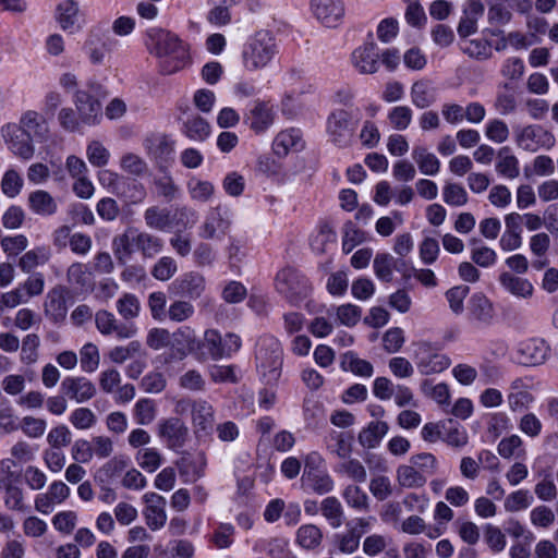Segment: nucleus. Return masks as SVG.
<instances>
[{"mask_svg":"<svg viewBox=\"0 0 558 558\" xmlns=\"http://www.w3.org/2000/svg\"><path fill=\"white\" fill-rule=\"evenodd\" d=\"M145 46L148 52L158 58L159 72L171 75L191 64L189 45L170 31L151 27L146 33Z\"/></svg>","mask_w":558,"mask_h":558,"instance_id":"obj_1","label":"nucleus"},{"mask_svg":"<svg viewBox=\"0 0 558 558\" xmlns=\"http://www.w3.org/2000/svg\"><path fill=\"white\" fill-rule=\"evenodd\" d=\"M163 248L161 238L141 231L135 227H128L123 233L112 240L113 254L119 264H126L134 252H140L144 258H154Z\"/></svg>","mask_w":558,"mask_h":558,"instance_id":"obj_2","label":"nucleus"},{"mask_svg":"<svg viewBox=\"0 0 558 558\" xmlns=\"http://www.w3.org/2000/svg\"><path fill=\"white\" fill-rule=\"evenodd\" d=\"M278 52L274 34L260 29L247 38L242 49V63L246 71L255 72L266 68Z\"/></svg>","mask_w":558,"mask_h":558,"instance_id":"obj_3","label":"nucleus"},{"mask_svg":"<svg viewBox=\"0 0 558 558\" xmlns=\"http://www.w3.org/2000/svg\"><path fill=\"white\" fill-rule=\"evenodd\" d=\"M275 287L292 304L303 301L311 292L308 279L293 267H286L277 274Z\"/></svg>","mask_w":558,"mask_h":558,"instance_id":"obj_4","label":"nucleus"},{"mask_svg":"<svg viewBox=\"0 0 558 558\" xmlns=\"http://www.w3.org/2000/svg\"><path fill=\"white\" fill-rule=\"evenodd\" d=\"M241 343V338L235 333L228 332L222 337L218 330L208 329L204 333L201 345L211 360L218 361L238 352Z\"/></svg>","mask_w":558,"mask_h":558,"instance_id":"obj_5","label":"nucleus"},{"mask_svg":"<svg viewBox=\"0 0 558 558\" xmlns=\"http://www.w3.org/2000/svg\"><path fill=\"white\" fill-rule=\"evenodd\" d=\"M185 410L190 408L192 425L196 436H208L215 424V410L214 407L204 399L196 400H182L177 404V409Z\"/></svg>","mask_w":558,"mask_h":558,"instance_id":"obj_6","label":"nucleus"},{"mask_svg":"<svg viewBox=\"0 0 558 558\" xmlns=\"http://www.w3.org/2000/svg\"><path fill=\"white\" fill-rule=\"evenodd\" d=\"M415 345L414 359L421 374H438L450 366V359L440 353L430 342L420 341Z\"/></svg>","mask_w":558,"mask_h":558,"instance_id":"obj_7","label":"nucleus"},{"mask_svg":"<svg viewBox=\"0 0 558 558\" xmlns=\"http://www.w3.org/2000/svg\"><path fill=\"white\" fill-rule=\"evenodd\" d=\"M514 134L518 146L527 151H536L542 147L549 149L555 145V136L541 125L517 128Z\"/></svg>","mask_w":558,"mask_h":558,"instance_id":"obj_8","label":"nucleus"},{"mask_svg":"<svg viewBox=\"0 0 558 558\" xmlns=\"http://www.w3.org/2000/svg\"><path fill=\"white\" fill-rule=\"evenodd\" d=\"M311 11L324 27L337 28L345 16L344 0H311Z\"/></svg>","mask_w":558,"mask_h":558,"instance_id":"obj_9","label":"nucleus"},{"mask_svg":"<svg viewBox=\"0 0 558 558\" xmlns=\"http://www.w3.org/2000/svg\"><path fill=\"white\" fill-rule=\"evenodd\" d=\"M327 131L332 143L345 147L352 142L355 123L349 112L338 110L330 114L327 122Z\"/></svg>","mask_w":558,"mask_h":558,"instance_id":"obj_10","label":"nucleus"},{"mask_svg":"<svg viewBox=\"0 0 558 558\" xmlns=\"http://www.w3.org/2000/svg\"><path fill=\"white\" fill-rule=\"evenodd\" d=\"M231 214L228 208L217 206L209 210L199 228V236L205 240L225 235L231 227Z\"/></svg>","mask_w":558,"mask_h":558,"instance_id":"obj_11","label":"nucleus"},{"mask_svg":"<svg viewBox=\"0 0 558 558\" xmlns=\"http://www.w3.org/2000/svg\"><path fill=\"white\" fill-rule=\"evenodd\" d=\"M145 507L143 509V517L147 527L155 532L161 530L167 523L166 505L167 500L163 496L157 493H146L142 497Z\"/></svg>","mask_w":558,"mask_h":558,"instance_id":"obj_12","label":"nucleus"},{"mask_svg":"<svg viewBox=\"0 0 558 558\" xmlns=\"http://www.w3.org/2000/svg\"><path fill=\"white\" fill-rule=\"evenodd\" d=\"M95 325L102 336L114 333L120 340L133 338L137 333V328L133 323H119L116 316L107 310L96 312Z\"/></svg>","mask_w":558,"mask_h":558,"instance_id":"obj_13","label":"nucleus"},{"mask_svg":"<svg viewBox=\"0 0 558 558\" xmlns=\"http://www.w3.org/2000/svg\"><path fill=\"white\" fill-rule=\"evenodd\" d=\"M157 434L171 450H178L185 445L189 428L179 417L163 418L158 423Z\"/></svg>","mask_w":558,"mask_h":558,"instance_id":"obj_14","label":"nucleus"},{"mask_svg":"<svg viewBox=\"0 0 558 558\" xmlns=\"http://www.w3.org/2000/svg\"><path fill=\"white\" fill-rule=\"evenodd\" d=\"M550 353L549 344L539 338L522 342L517 351L518 363L525 366H537L546 362Z\"/></svg>","mask_w":558,"mask_h":558,"instance_id":"obj_15","label":"nucleus"},{"mask_svg":"<svg viewBox=\"0 0 558 558\" xmlns=\"http://www.w3.org/2000/svg\"><path fill=\"white\" fill-rule=\"evenodd\" d=\"M379 58L377 45L374 41H369L353 50L351 63L361 74H374L379 69Z\"/></svg>","mask_w":558,"mask_h":558,"instance_id":"obj_16","label":"nucleus"},{"mask_svg":"<svg viewBox=\"0 0 558 558\" xmlns=\"http://www.w3.org/2000/svg\"><path fill=\"white\" fill-rule=\"evenodd\" d=\"M275 121L272 106L264 100H255L244 117V123L256 134L266 132Z\"/></svg>","mask_w":558,"mask_h":558,"instance_id":"obj_17","label":"nucleus"},{"mask_svg":"<svg viewBox=\"0 0 558 558\" xmlns=\"http://www.w3.org/2000/svg\"><path fill=\"white\" fill-rule=\"evenodd\" d=\"M84 51L92 64H101L110 51V38L106 29L97 26L89 31L84 44Z\"/></svg>","mask_w":558,"mask_h":558,"instance_id":"obj_18","label":"nucleus"},{"mask_svg":"<svg viewBox=\"0 0 558 558\" xmlns=\"http://www.w3.org/2000/svg\"><path fill=\"white\" fill-rule=\"evenodd\" d=\"M531 388L532 385L529 378L519 377L510 383L507 401L512 412L527 409L534 402Z\"/></svg>","mask_w":558,"mask_h":558,"instance_id":"obj_19","label":"nucleus"},{"mask_svg":"<svg viewBox=\"0 0 558 558\" xmlns=\"http://www.w3.org/2000/svg\"><path fill=\"white\" fill-rule=\"evenodd\" d=\"M74 104L82 123L93 125L101 118V105L88 90H77Z\"/></svg>","mask_w":558,"mask_h":558,"instance_id":"obj_20","label":"nucleus"},{"mask_svg":"<svg viewBox=\"0 0 558 558\" xmlns=\"http://www.w3.org/2000/svg\"><path fill=\"white\" fill-rule=\"evenodd\" d=\"M62 392L77 403H83L96 395V386L86 377H66L61 383Z\"/></svg>","mask_w":558,"mask_h":558,"instance_id":"obj_21","label":"nucleus"},{"mask_svg":"<svg viewBox=\"0 0 558 558\" xmlns=\"http://www.w3.org/2000/svg\"><path fill=\"white\" fill-rule=\"evenodd\" d=\"M9 149L17 157L29 160L35 153L34 138L17 130L16 125L8 126L3 135Z\"/></svg>","mask_w":558,"mask_h":558,"instance_id":"obj_22","label":"nucleus"},{"mask_svg":"<svg viewBox=\"0 0 558 558\" xmlns=\"http://www.w3.org/2000/svg\"><path fill=\"white\" fill-rule=\"evenodd\" d=\"M28 209L39 217L54 216L59 210L57 199L46 190H35L27 196Z\"/></svg>","mask_w":558,"mask_h":558,"instance_id":"obj_23","label":"nucleus"},{"mask_svg":"<svg viewBox=\"0 0 558 558\" xmlns=\"http://www.w3.org/2000/svg\"><path fill=\"white\" fill-rule=\"evenodd\" d=\"M17 130L36 141L45 140L49 132L45 117L35 110H27L21 116Z\"/></svg>","mask_w":558,"mask_h":558,"instance_id":"obj_24","label":"nucleus"},{"mask_svg":"<svg viewBox=\"0 0 558 558\" xmlns=\"http://www.w3.org/2000/svg\"><path fill=\"white\" fill-rule=\"evenodd\" d=\"M484 14V4L480 0L466 1L463 15L458 25V34L466 38L477 32V22Z\"/></svg>","mask_w":558,"mask_h":558,"instance_id":"obj_25","label":"nucleus"},{"mask_svg":"<svg viewBox=\"0 0 558 558\" xmlns=\"http://www.w3.org/2000/svg\"><path fill=\"white\" fill-rule=\"evenodd\" d=\"M301 485L304 490L317 495H327L335 489V481L327 469L312 473H303Z\"/></svg>","mask_w":558,"mask_h":558,"instance_id":"obj_26","label":"nucleus"},{"mask_svg":"<svg viewBox=\"0 0 558 558\" xmlns=\"http://www.w3.org/2000/svg\"><path fill=\"white\" fill-rule=\"evenodd\" d=\"M11 476L12 473L7 477L0 478V487L4 490V506L11 511L25 512L28 507L24 501V492L20 486L13 484Z\"/></svg>","mask_w":558,"mask_h":558,"instance_id":"obj_27","label":"nucleus"},{"mask_svg":"<svg viewBox=\"0 0 558 558\" xmlns=\"http://www.w3.org/2000/svg\"><path fill=\"white\" fill-rule=\"evenodd\" d=\"M144 146L148 155L159 161H168L174 151V142L165 134L147 137Z\"/></svg>","mask_w":558,"mask_h":558,"instance_id":"obj_28","label":"nucleus"},{"mask_svg":"<svg viewBox=\"0 0 558 558\" xmlns=\"http://www.w3.org/2000/svg\"><path fill=\"white\" fill-rule=\"evenodd\" d=\"M341 496L345 505L355 512L366 513L371 510V498L357 484L344 486Z\"/></svg>","mask_w":558,"mask_h":558,"instance_id":"obj_29","label":"nucleus"},{"mask_svg":"<svg viewBox=\"0 0 558 558\" xmlns=\"http://www.w3.org/2000/svg\"><path fill=\"white\" fill-rule=\"evenodd\" d=\"M389 426L384 421H372L359 433L357 440L363 448H376L385 435L388 433Z\"/></svg>","mask_w":558,"mask_h":558,"instance_id":"obj_30","label":"nucleus"},{"mask_svg":"<svg viewBox=\"0 0 558 558\" xmlns=\"http://www.w3.org/2000/svg\"><path fill=\"white\" fill-rule=\"evenodd\" d=\"M302 147V135L296 129H289L277 134L272 150L278 157H286L292 149Z\"/></svg>","mask_w":558,"mask_h":558,"instance_id":"obj_31","label":"nucleus"},{"mask_svg":"<svg viewBox=\"0 0 558 558\" xmlns=\"http://www.w3.org/2000/svg\"><path fill=\"white\" fill-rule=\"evenodd\" d=\"M206 465V459L203 453L197 456L186 454L177 461V466L181 476L185 477L186 482H194L203 476Z\"/></svg>","mask_w":558,"mask_h":558,"instance_id":"obj_32","label":"nucleus"},{"mask_svg":"<svg viewBox=\"0 0 558 558\" xmlns=\"http://www.w3.org/2000/svg\"><path fill=\"white\" fill-rule=\"evenodd\" d=\"M269 348L270 353H268L267 349L263 344H259L256 350V360L258 361L259 367L265 372L269 371L274 376H277V371L281 365L279 344L271 340Z\"/></svg>","mask_w":558,"mask_h":558,"instance_id":"obj_33","label":"nucleus"},{"mask_svg":"<svg viewBox=\"0 0 558 558\" xmlns=\"http://www.w3.org/2000/svg\"><path fill=\"white\" fill-rule=\"evenodd\" d=\"M499 282L502 288L518 298L527 299L533 294L534 288L527 279L515 277L510 272H502L499 276Z\"/></svg>","mask_w":558,"mask_h":558,"instance_id":"obj_34","label":"nucleus"},{"mask_svg":"<svg viewBox=\"0 0 558 558\" xmlns=\"http://www.w3.org/2000/svg\"><path fill=\"white\" fill-rule=\"evenodd\" d=\"M410 96L412 104L420 109L428 108L436 100L434 88L426 80H420L413 83Z\"/></svg>","mask_w":558,"mask_h":558,"instance_id":"obj_35","label":"nucleus"},{"mask_svg":"<svg viewBox=\"0 0 558 558\" xmlns=\"http://www.w3.org/2000/svg\"><path fill=\"white\" fill-rule=\"evenodd\" d=\"M413 160L416 162L421 173L436 175L440 169L439 159L423 146H415L412 150Z\"/></svg>","mask_w":558,"mask_h":558,"instance_id":"obj_36","label":"nucleus"},{"mask_svg":"<svg viewBox=\"0 0 558 558\" xmlns=\"http://www.w3.org/2000/svg\"><path fill=\"white\" fill-rule=\"evenodd\" d=\"M404 266L405 263L402 260H397L393 256L387 253L377 254L374 258L373 267L374 272L378 279L385 282H390L392 280V270L396 268L400 270L398 266Z\"/></svg>","mask_w":558,"mask_h":558,"instance_id":"obj_37","label":"nucleus"},{"mask_svg":"<svg viewBox=\"0 0 558 558\" xmlns=\"http://www.w3.org/2000/svg\"><path fill=\"white\" fill-rule=\"evenodd\" d=\"M470 313L474 319L489 324L494 317V307L492 302L482 293H475L470 299Z\"/></svg>","mask_w":558,"mask_h":558,"instance_id":"obj_38","label":"nucleus"},{"mask_svg":"<svg viewBox=\"0 0 558 558\" xmlns=\"http://www.w3.org/2000/svg\"><path fill=\"white\" fill-rule=\"evenodd\" d=\"M58 21L62 29L73 33L80 28L78 7L73 0H65L58 7Z\"/></svg>","mask_w":558,"mask_h":558,"instance_id":"obj_39","label":"nucleus"},{"mask_svg":"<svg viewBox=\"0 0 558 558\" xmlns=\"http://www.w3.org/2000/svg\"><path fill=\"white\" fill-rule=\"evenodd\" d=\"M320 511L323 517L329 522V524L337 529L342 525L344 510L340 500L335 496H329L323 499L320 502Z\"/></svg>","mask_w":558,"mask_h":558,"instance_id":"obj_40","label":"nucleus"},{"mask_svg":"<svg viewBox=\"0 0 558 558\" xmlns=\"http://www.w3.org/2000/svg\"><path fill=\"white\" fill-rule=\"evenodd\" d=\"M335 471L338 474H341L352 482L355 483H364L367 478V471L364 464L355 459V458H348L340 462Z\"/></svg>","mask_w":558,"mask_h":558,"instance_id":"obj_41","label":"nucleus"},{"mask_svg":"<svg viewBox=\"0 0 558 558\" xmlns=\"http://www.w3.org/2000/svg\"><path fill=\"white\" fill-rule=\"evenodd\" d=\"M496 171L507 179H515L519 177V160L514 155L510 153L508 147H502L499 150Z\"/></svg>","mask_w":558,"mask_h":558,"instance_id":"obj_42","label":"nucleus"},{"mask_svg":"<svg viewBox=\"0 0 558 558\" xmlns=\"http://www.w3.org/2000/svg\"><path fill=\"white\" fill-rule=\"evenodd\" d=\"M45 313L53 322L63 320L66 316V304L64 295L57 290L47 294L45 302Z\"/></svg>","mask_w":558,"mask_h":558,"instance_id":"obj_43","label":"nucleus"},{"mask_svg":"<svg viewBox=\"0 0 558 558\" xmlns=\"http://www.w3.org/2000/svg\"><path fill=\"white\" fill-rule=\"evenodd\" d=\"M184 134L192 141L203 142L210 134V125L199 116H191L184 122Z\"/></svg>","mask_w":558,"mask_h":558,"instance_id":"obj_44","label":"nucleus"},{"mask_svg":"<svg viewBox=\"0 0 558 558\" xmlns=\"http://www.w3.org/2000/svg\"><path fill=\"white\" fill-rule=\"evenodd\" d=\"M322 539L323 532L315 524H304L296 531V543L304 549L317 548Z\"/></svg>","mask_w":558,"mask_h":558,"instance_id":"obj_45","label":"nucleus"},{"mask_svg":"<svg viewBox=\"0 0 558 558\" xmlns=\"http://www.w3.org/2000/svg\"><path fill=\"white\" fill-rule=\"evenodd\" d=\"M144 220L149 229L165 231L170 225V211L158 206L148 207L144 213Z\"/></svg>","mask_w":558,"mask_h":558,"instance_id":"obj_46","label":"nucleus"},{"mask_svg":"<svg viewBox=\"0 0 558 558\" xmlns=\"http://www.w3.org/2000/svg\"><path fill=\"white\" fill-rule=\"evenodd\" d=\"M128 466V459L113 457L108 460L96 473L95 478L101 483H108L119 476Z\"/></svg>","mask_w":558,"mask_h":558,"instance_id":"obj_47","label":"nucleus"},{"mask_svg":"<svg viewBox=\"0 0 558 558\" xmlns=\"http://www.w3.org/2000/svg\"><path fill=\"white\" fill-rule=\"evenodd\" d=\"M397 481L402 487H422L426 483V476L414 465H400L397 469Z\"/></svg>","mask_w":558,"mask_h":558,"instance_id":"obj_48","label":"nucleus"},{"mask_svg":"<svg viewBox=\"0 0 558 558\" xmlns=\"http://www.w3.org/2000/svg\"><path fill=\"white\" fill-rule=\"evenodd\" d=\"M117 312L124 320H132L141 313V302L133 293H124L117 301Z\"/></svg>","mask_w":558,"mask_h":558,"instance_id":"obj_49","label":"nucleus"},{"mask_svg":"<svg viewBox=\"0 0 558 558\" xmlns=\"http://www.w3.org/2000/svg\"><path fill=\"white\" fill-rule=\"evenodd\" d=\"M133 414L138 425H149L157 416V405L151 399H140L134 405Z\"/></svg>","mask_w":558,"mask_h":558,"instance_id":"obj_50","label":"nucleus"},{"mask_svg":"<svg viewBox=\"0 0 558 558\" xmlns=\"http://www.w3.org/2000/svg\"><path fill=\"white\" fill-rule=\"evenodd\" d=\"M143 354L142 343L137 340L129 342L126 345H118L112 348L108 356L111 362L122 364L129 359H134Z\"/></svg>","mask_w":558,"mask_h":558,"instance_id":"obj_51","label":"nucleus"},{"mask_svg":"<svg viewBox=\"0 0 558 558\" xmlns=\"http://www.w3.org/2000/svg\"><path fill=\"white\" fill-rule=\"evenodd\" d=\"M110 151L97 140L90 141L86 146V157L88 162L97 168H104L110 160Z\"/></svg>","mask_w":558,"mask_h":558,"instance_id":"obj_52","label":"nucleus"},{"mask_svg":"<svg viewBox=\"0 0 558 558\" xmlns=\"http://www.w3.org/2000/svg\"><path fill=\"white\" fill-rule=\"evenodd\" d=\"M304 80L305 73L303 70L292 68L284 73L282 82L286 87L290 88L291 93L286 94L287 99H291L293 95H302L306 92Z\"/></svg>","mask_w":558,"mask_h":558,"instance_id":"obj_53","label":"nucleus"},{"mask_svg":"<svg viewBox=\"0 0 558 558\" xmlns=\"http://www.w3.org/2000/svg\"><path fill=\"white\" fill-rule=\"evenodd\" d=\"M0 185L7 197L15 198L24 186V180L15 169H9L3 173Z\"/></svg>","mask_w":558,"mask_h":558,"instance_id":"obj_54","label":"nucleus"},{"mask_svg":"<svg viewBox=\"0 0 558 558\" xmlns=\"http://www.w3.org/2000/svg\"><path fill=\"white\" fill-rule=\"evenodd\" d=\"M49 256L44 247H36L25 252L17 262L19 268L24 272H31L39 265L45 264Z\"/></svg>","mask_w":558,"mask_h":558,"instance_id":"obj_55","label":"nucleus"},{"mask_svg":"<svg viewBox=\"0 0 558 558\" xmlns=\"http://www.w3.org/2000/svg\"><path fill=\"white\" fill-rule=\"evenodd\" d=\"M0 246L9 258L16 257L27 248L28 239L22 233L5 235L0 239Z\"/></svg>","mask_w":558,"mask_h":558,"instance_id":"obj_56","label":"nucleus"},{"mask_svg":"<svg viewBox=\"0 0 558 558\" xmlns=\"http://www.w3.org/2000/svg\"><path fill=\"white\" fill-rule=\"evenodd\" d=\"M497 449L498 453L505 459H510L512 457L523 458L525 456L523 441L518 435H511L502 438L499 441Z\"/></svg>","mask_w":558,"mask_h":558,"instance_id":"obj_57","label":"nucleus"},{"mask_svg":"<svg viewBox=\"0 0 558 558\" xmlns=\"http://www.w3.org/2000/svg\"><path fill=\"white\" fill-rule=\"evenodd\" d=\"M462 51L470 58L476 60H487L492 57L490 44L485 39H471L463 41Z\"/></svg>","mask_w":558,"mask_h":558,"instance_id":"obj_58","label":"nucleus"},{"mask_svg":"<svg viewBox=\"0 0 558 558\" xmlns=\"http://www.w3.org/2000/svg\"><path fill=\"white\" fill-rule=\"evenodd\" d=\"M342 367L361 377H371L374 373V367L368 361L362 360L353 353H347L344 355Z\"/></svg>","mask_w":558,"mask_h":558,"instance_id":"obj_59","label":"nucleus"},{"mask_svg":"<svg viewBox=\"0 0 558 558\" xmlns=\"http://www.w3.org/2000/svg\"><path fill=\"white\" fill-rule=\"evenodd\" d=\"M187 190L192 199L202 203L208 202L215 193L213 183L197 178L190 179Z\"/></svg>","mask_w":558,"mask_h":558,"instance_id":"obj_60","label":"nucleus"},{"mask_svg":"<svg viewBox=\"0 0 558 558\" xmlns=\"http://www.w3.org/2000/svg\"><path fill=\"white\" fill-rule=\"evenodd\" d=\"M364 231L360 230L352 221H348L343 226L342 250L349 254L359 244L365 241Z\"/></svg>","mask_w":558,"mask_h":558,"instance_id":"obj_61","label":"nucleus"},{"mask_svg":"<svg viewBox=\"0 0 558 558\" xmlns=\"http://www.w3.org/2000/svg\"><path fill=\"white\" fill-rule=\"evenodd\" d=\"M120 168L134 177H143L148 170L146 161L133 153H126L121 157Z\"/></svg>","mask_w":558,"mask_h":558,"instance_id":"obj_62","label":"nucleus"},{"mask_svg":"<svg viewBox=\"0 0 558 558\" xmlns=\"http://www.w3.org/2000/svg\"><path fill=\"white\" fill-rule=\"evenodd\" d=\"M81 367L86 373L95 372L100 363V354L96 344L88 342L80 350Z\"/></svg>","mask_w":558,"mask_h":558,"instance_id":"obj_63","label":"nucleus"},{"mask_svg":"<svg viewBox=\"0 0 558 558\" xmlns=\"http://www.w3.org/2000/svg\"><path fill=\"white\" fill-rule=\"evenodd\" d=\"M442 198L446 204L454 207L464 206L469 201L465 189L458 183H447L442 189Z\"/></svg>","mask_w":558,"mask_h":558,"instance_id":"obj_64","label":"nucleus"}]
</instances>
